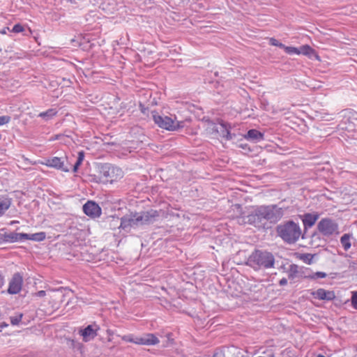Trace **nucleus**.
I'll list each match as a JSON object with an SVG mask.
<instances>
[{
    "instance_id": "2",
    "label": "nucleus",
    "mask_w": 357,
    "mask_h": 357,
    "mask_svg": "<svg viewBox=\"0 0 357 357\" xmlns=\"http://www.w3.org/2000/svg\"><path fill=\"white\" fill-rule=\"evenodd\" d=\"M276 230L278 236L289 244L296 243L302 234L299 225L292 220L279 225Z\"/></svg>"
},
{
    "instance_id": "14",
    "label": "nucleus",
    "mask_w": 357,
    "mask_h": 357,
    "mask_svg": "<svg viewBox=\"0 0 357 357\" xmlns=\"http://www.w3.org/2000/svg\"><path fill=\"white\" fill-rule=\"evenodd\" d=\"M312 295L314 298L324 301H332L335 298V293L333 291H328L321 288L313 291Z\"/></svg>"
},
{
    "instance_id": "39",
    "label": "nucleus",
    "mask_w": 357,
    "mask_h": 357,
    "mask_svg": "<svg viewBox=\"0 0 357 357\" xmlns=\"http://www.w3.org/2000/svg\"><path fill=\"white\" fill-rule=\"evenodd\" d=\"M310 256H311V255H306V256H305V257L307 258V260L304 259V260H305V262H307V261H309V259H308V257H310Z\"/></svg>"
},
{
    "instance_id": "1",
    "label": "nucleus",
    "mask_w": 357,
    "mask_h": 357,
    "mask_svg": "<svg viewBox=\"0 0 357 357\" xmlns=\"http://www.w3.org/2000/svg\"><path fill=\"white\" fill-rule=\"evenodd\" d=\"M284 215L283 209L277 205H262L253 210L244 218V222L256 227H264L267 221L271 223L278 222Z\"/></svg>"
},
{
    "instance_id": "36",
    "label": "nucleus",
    "mask_w": 357,
    "mask_h": 357,
    "mask_svg": "<svg viewBox=\"0 0 357 357\" xmlns=\"http://www.w3.org/2000/svg\"><path fill=\"white\" fill-rule=\"evenodd\" d=\"M7 30H9V28L8 27H5L2 29L0 30V33L1 34H6V31Z\"/></svg>"
},
{
    "instance_id": "29",
    "label": "nucleus",
    "mask_w": 357,
    "mask_h": 357,
    "mask_svg": "<svg viewBox=\"0 0 357 357\" xmlns=\"http://www.w3.org/2000/svg\"><path fill=\"white\" fill-rule=\"evenodd\" d=\"M221 127L222 128V136L225 137L227 139L229 140L232 139V135L230 132L225 127L223 124H221Z\"/></svg>"
},
{
    "instance_id": "5",
    "label": "nucleus",
    "mask_w": 357,
    "mask_h": 357,
    "mask_svg": "<svg viewBox=\"0 0 357 357\" xmlns=\"http://www.w3.org/2000/svg\"><path fill=\"white\" fill-rule=\"evenodd\" d=\"M153 120L160 128L174 131L183 128L184 122L178 121L175 116H162L156 112L152 113Z\"/></svg>"
},
{
    "instance_id": "9",
    "label": "nucleus",
    "mask_w": 357,
    "mask_h": 357,
    "mask_svg": "<svg viewBox=\"0 0 357 357\" xmlns=\"http://www.w3.org/2000/svg\"><path fill=\"white\" fill-rule=\"evenodd\" d=\"M140 226L144 225H149L153 223L156 218L158 217V213L155 210L143 211L137 213Z\"/></svg>"
},
{
    "instance_id": "11",
    "label": "nucleus",
    "mask_w": 357,
    "mask_h": 357,
    "mask_svg": "<svg viewBox=\"0 0 357 357\" xmlns=\"http://www.w3.org/2000/svg\"><path fill=\"white\" fill-rule=\"evenodd\" d=\"M84 213L91 218H98L101 215L100 207L94 202L88 201L83 206Z\"/></svg>"
},
{
    "instance_id": "10",
    "label": "nucleus",
    "mask_w": 357,
    "mask_h": 357,
    "mask_svg": "<svg viewBox=\"0 0 357 357\" xmlns=\"http://www.w3.org/2000/svg\"><path fill=\"white\" fill-rule=\"evenodd\" d=\"M64 159L63 158L52 157L46 159L45 164L47 167L68 172H69V168L65 165Z\"/></svg>"
},
{
    "instance_id": "8",
    "label": "nucleus",
    "mask_w": 357,
    "mask_h": 357,
    "mask_svg": "<svg viewBox=\"0 0 357 357\" xmlns=\"http://www.w3.org/2000/svg\"><path fill=\"white\" fill-rule=\"evenodd\" d=\"M140 226L137 213H130L123 216L121 218V224L119 228L124 230H129L132 227Z\"/></svg>"
},
{
    "instance_id": "22",
    "label": "nucleus",
    "mask_w": 357,
    "mask_h": 357,
    "mask_svg": "<svg viewBox=\"0 0 357 357\" xmlns=\"http://www.w3.org/2000/svg\"><path fill=\"white\" fill-rule=\"evenodd\" d=\"M299 54H303L305 56H308L309 57H312V56H315L314 50L309 45H305L300 47L298 48Z\"/></svg>"
},
{
    "instance_id": "20",
    "label": "nucleus",
    "mask_w": 357,
    "mask_h": 357,
    "mask_svg": "<svg viewBox=\"0 0 357 357\" xmlns=\"http://www.w3.org/2000/svg\"><path fill=\"white\" fill-rule=\"evenodd\" d=\"M11 201L9 198L0 197V216L2 215L10 206Z\"/></svg>"
},
{
    "instance_id": "40",
    "label": "nucleus",
    "mask_w": 357,
    "mask_h": 357,
    "mask_svg": "<svg viewBox=\"0 0 357 357\" xmlns=\"http://www.w3.org/2000/svg\"><path fill=\"white\" fill-rule=\"evenodd\" d=\"M310 256H311V255H306V256H305V257L307 258V260L304 259V260H305V262H307V261H309V259H308V257H310Z\"/></svg>"
},
{
    "instance_id": "7",
    "label": "nucleus",
    "mask_w": 357,
    "mask_h": 357,
    "mask_svg": "<svg viewBox=\"0 0 357 357\" xmlns=\"http://www.w3.org/2000/svg\"><path fill=\"white\" fill-rule=\"evenodd\" d=\"M319 231L324 236H331L338 233V225L333 220L324 218L318 223Z\"/></svg>"
},
{
    "instance_id": "21",
    "label": "nucleus",
    "mask_w": 357,
    "mask_h": 357,
    "mask_svg": "<svg viewBox=\"0 0 357 357\" xmlns=\"http://www.w3.org/2000/svg\"><path fill=\"white\" fill-rule=\"evenodd\" d=\"M58 111L56 109H49L45 112H40L38 114L39 117L43 118L45 121H48L50 119H52L54 116L56 115Z\"/></svg>"
},
{
    "instance_id": "30",
    "label": "nucleus",
    "mask_w": 357,
    "mask_h": 357,
    "mask_svg": "<svg viewBox=\"0 0 357 357\" xmlns=\"http://www.w3.org/2000/svg\"><path fill=\"white\" fill-rule=\"evenodd\" d=\"M352 307L357 310V291H353L351 298Z\"/></svg>"
},
{
    "instance_id": "32",
    "label": "nucleus",
    "mask_w": 357,
    "mask_h": 357,
    "mask_svg": "<svg viewBox=\"0 0 357 357\" xmlns=\"http://www.w3.org/2000/svg\"><path fill=\"white\" fill-rule=\"evenodd\" d=\"M10 121V116H0V126H3L9 123Z\"/></svg>"
},
{
    "instance_id": "41",
    "label": "nucleus",
    "mask_w": 357,
    "mask_h": 357,
    "mask_svg": "<svg viewBox=\"0 0 357 357\" xmlns=\"http://www.w3.org/2000/svg\"><path fill=\"white\" fill-rule=\"evenodd\" d=\"M317 357H326V356H324V355H321V354H319V355L317 356Z\"/></svg>"
},
{
    "instance_id": "33",
    "label": "nucleus",
    "mask_w": 357,
    "mask_h": 357,
    "mask_svg": "<svg viewBox=\"0 0 357 357\" xmlns=\"http://www.w3.org/2000/svg\"><path fill=\"white\" fill-rule=\"evenodd\" d=\"M23 31H24V27L20 24H15L12 29V31L14 33H21Z\"/></svg>"
},
{
    "instance_id": "18",
    "label": "nucleus",
    "mask_w": 357,
    "mask_h": 357,
    "mask_svg": "<svg viewBox=\"0 0 357 357\" xmlns=\"http://www.w3.org/2000/svg\"><path fill=\"white\" fill-rule=\"evenodd\" d=\"M288 278L294 281L296 278H301V267L296 264H291L287 271Z\"/></svg>"
},
{
    "instance_id": "15",
    "label": "nucleus",
    "mask_w": 357,
    "mask_h": 357,
    "mask_svg": "<svg viewBox=\"0 0 357 357\" xmlns=\"http://www.w3.org/2000/svg\"><path fill=\"white\" fill-rule=\"evenodd\" d=\"M244 137L253 143H257L264 140V133L257 130L251 129L248 131Z\"/></svg>"
},
{
    "instance_id": "35",
    "label": "nucleus",
    "mask_w": 357,
    "mask_h": 357,
    "mask_svg": "<svg viewBox=\"0 0 357 357\" xmlns=\"http://www.w3.org/2000/svg\"><path fill=\"white\" fill-rule=\"evenodd\" d=\"M287 284V280L285 278H282L280 281H279V284L280 286H284Z\"/></svg>"
},
{
    "instance_id": "26",
    "label": "nucleus",
    "mask_w": 357,
    "mask_h": 357,
    "mask_svg": "<svg viewBox=\"0 0 357 357\" xmlns=\"http://www.w3.org/2000/svg\"><path fill=\"white\" fill-rule=\"evenodd\" d=\"M23 314L22 313H18L15 316L10 317V323L12 325L15 326L18 325L21 321Z\"/></svg>"
},
{
    "instance_id": "4",
    "label": "nucleus",
    "mask_w": 357,
    "mask_h": 357,
    "mask_svg": "<svg viewBox=\"0 0 357 357\" xmlns=\"http://www.w3.org/2000/svg\"><path fill=\"white\" fill-rule=\"evenodd\" d=\"M100 176L97 182L110 183L116 182L123 177V170L116 166L109 163L102 165L99 167Z\"/></svg>"
},
{
    "instance_id": "37",
    "label": "nucleus",
    "mask_w": 357,
    "mask_h": 357,
    "mask_svg": "<svg viewBox=\"0 0 357 357\" xmlns=\"http://www.w3.org/2000/svg\"><path fill=\"white\" fill-rule=\"evenodd\" d=\"M107 333L108 334V335L110 336V335H112L113 334V332L111 330L108 329L107 331Z\"/></svg>"
},
{
    "instance_id": "16",
    "label": "nucleus",
    "mask_w": 357,
    "mask_h": 357,
    "mask_svg": "<svg viewBox=\"0 0 357 357\" xmlns=\"http://www.w3.org/2000/svg\"><path fill=\"white\" fill-rule=\"evenodd\" d=\"M26 237L24 233L10 232L4 235V240L9 243L22 242L26 240Z\"/></svg>"
},
{
    "instance_id": "28",
    "label": "nucleus",
    "mask_w": 357,
    "mask_h": 357,
    "mask_svg": "<svg viewBox=\"0 0 357 357\" xmlns=\"http://www.w3.org/2000/svg\"><path fill=\"white\" fill-rule=\"evenodd\" d=\"M327 276V274L324 272L318 271L316 273H312L311 280H318L321 278H325Z\"/></svg>"
},
{
    "instance_id": "31",
    "label": "nucleus",
    "mask_w": 357,
    "mask_h": 357,
    "mask_svg": "<svg viewBox=\"0 0 357 357\" xmlns=\"http://www.w3.org/2000/svg\"><path fill=\"white\" fill-rule=\"evenodd\" d=\"M270 43L271 45H273V46H276V47H281V48H283L284 47V45L280 43L278 40H277L275 38H271L270 39Z\"/></svg>"
},
{
    "instance_id": "19",
    "label": "nucleus",
    "mask_w": 357,
    "mask_h": 357,
    "mask_svg": "<svg viewBox=\"0 0 357 357\" xmlns=\"http://www.w3.org/2000/svg\"><path fill=\"white\" fill-rule=\"evenodd\" d=\"M26 240H31L36 242H40L45 239L46 234L43 231L35 234H26Z\"/></svg>"
},
{
    "instance_id": "27",
    "label": "nucleus",
    "mask_w": 357,
    "mask_h": 357,
    "mask_svg": "<svg viewBox=\"0 0 357 357\" xmlns=\"http://www.w3.org/2000/svg\"><path fill=\"white\" fill-rule=\"evenodd\" d=\"M285 52L288 54H297L299 55L298 48L295 47L285 46L284 47Z\"/></svg>"
},
{
    "instance_id": "3",
    "label": "nucleus",
    "mask_w": 357,
    "mask_h": 357,
    "mask_svg": "<svg viewBox=\"0 0 357 357\" xmlns=\"http://www.w3.org/2000/svg\"><path fill=\"white\" fill-rule=\"evenodd\" d=\"M248 264L255 270L271 268L274 266L275 257L271 252L256 250L249 257Z\"/></svg>"
},
{
    "instance_id": "23",
    "label": "nucleus",
    "mask_w": 357,
    "mask_h": 357,
    "mask_svg": "<svg viewBox=\"0 0 357 357\" xmlns=\"http://www.w3.org/2000/svg\"><path fill=\"white\" fill-rule=\"evenodd\" d=\"M351 235L349 234H344L340 238V243L344 250H348L351 248L350 242Z\"/></svg>"
},
{
    "instance_id": "13",
    "label": "nucleus",
    "mask_w": 357,
    "mask_h": 357,
    "mask_svg": "<svg viewBox=\"0 0 357 357\" xmlns=\"http://www.w3.org/2000/svg\"><path fill=\"white\" fill-rule=\"evenodd\" d=\"M99 327L96 325H89L84 329L80 330L79 333L83 337L84 342L92 340L96 335Z\"/></svg>"
},
{
    "instance_id": "34",
    "label": "nucleus",
    "mask_w": 357,
    "mask_h": 357,
    "mask_svg": "<svg viewBox=\"0 0 357 357\" xmlns=\"http://www.w3.org/2000/svg\"><path fill=\"white\" fill-rule=\"evenodd\" d=\"M35 295L38 297H44L46 296L45 291L40 290L35 294Z\"/></svg>"
},
{
    "instance_id": "12",
    "label": "nucleus",
    "mask_w": 357,
    "mask_h": 357,
    "mask_svg": "<svg viewBox=\"0 0 357 357\" xmlns=\"http://www.w3.org/2000/svg\"><path fill=\"white\" fill-rule=\"evenodd\" d=\"M22 285V277L19 273H15L9 282L8 292L10 294H16L20 291Z\"/></svg>"
},
{
    "instance_id": "17",
    "label": "nucleus",
    "mask_w": 357,
    "mask_h": 357,
    "mask_svg": "<svg viewBox=\"0 0 357 357\" xmlns=\"http://www.w3.org/2000/svg\"><path fill=\"white\" fill-rule=\"evenodd\" d=\"M319 215L317 213H305L303 215L302 221L305 229L312 227L317 219Z\"/></svg>"
},
{
    "instance_id": "25",
    "label": "nucleus",
    "mask_w": 357,
    "mask_h": 357,
    "mask_svg": "<svg viewBox=\"0 0 357 357\" xmlns=\"http://www.w3.org/2000/svg\"><path fill=\"white\" fill-rule=\"evenodd\" d=\"M313 272L308 268L301 267V278L310 279Z\"/></svg>"
},
{
    "instance_id": "38",
    "label": "nucleus",
    "mask_w": 357,
    "mask_h": 357,
    "mask_svg": "<svg viewBox=\"0 0 357 357\" xmlns=\"http://www.w3.org/2000/svg\"><path fill=\"white\" fill-rule=\"evenodd\" d=\"M312 256H310L309 261H307L308 264H310L312 263Z\"/></svg>"
},
{
    "instance_id": "24",
    "label": "nucleus",
    "mask_w": 357,
    "mask_h": 357,
    "mask_svg": "<svg viewBox=\"0 0 357 357\" xmlns=\"http://www.w3.org/2000/svg\"><path fill=\"white\" fill-rule=\"evenodd\" d=\"M84 152L83 151H79L78 153V157H77V161H76L75 164L73 166V171L74 172H76L77 171L79 167L82 163V162L84 160Z\"/></svg>"
},
{
    "instance_id": "6",
    "label": "nucleus",
    "mask_w": 357,
    "mask_h": 357,
    "mask_svg": "<svg viewBox=\"0 0 357 357\" xmlns=\"http://www.w3.org/2000/svg\"><path fill=\"white\" fill-rule=\"evenodd\" d=\"M121 339L126 342L146 346L156 345L160 342L159 339L153 333H144L141 336L129 334L122 336Z\"/></svg>"
}]
</instances>
